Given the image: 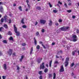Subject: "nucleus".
<instances>
[{
	"label": "nucleus",
	"instance_id": "1",
	"mask_svg": "<svg viewBox=\"0 0 79 79\" xmlns=\"http://www.w3.org/2000/svg\"><path fill=\"white\" fill-rule=\"evenodd\" d=\"M14 31L15 32V33H16V36H20V32L19 31H17V28L16 27V26H15V25H14Z\"/></svg>",
	"mask_w": 79,
	"mask_h": 79
},
{
	"label": "nucleus",
	"instance_id": "2",
	"mask_svg": "<svg viewBox=\"0 0 79 79\" xmlns=\"http://www.w3.org/2000/svg\"><path fill=\"white\" fill-rule=\"evenodd\" d=\"M64 72V66H63V65H61V66L60 67L59 72L60 73H63Z\"/></svg>",
	"mask_w": 79,
	"mask_h": 79
},
{
	"label": "nucleus",
	"instance_id": "3",
	"mask_svg": "<svg viewBox=\"0 0 79 79\" xmlns=\"http://www.w3.org/2000/svg\"><path fill=\"white\" fill-rule=\"evenodd\" d=\"M13 49H9V51H7V53L8 54L9 56H11L12 55L13 52Z\"/></svg>",
	"mask_w": 79,
	"mask_h": 79
},
{
	"label": "nucleus",
	"instance_id": "4",
	"mask_svg": "<svg viewBox=\"0 0 79 79\" xmlns=\"http://www.w3.org/2000/svg\"><path fill=\"white\" fill-rule=\"evenodd\" d=\"M43 60V58H42L39 57L36 59V61H37L38 64H40V63L42 60Z\"/></svg>",
	"mask_w": 79,
	"mask_h": 79
},
{
	"label": "nucleus",
	"instance_id": "5",
	"mask_svg": "<svg viewBox=\"0 0 79 79\" xmlns=\"http://www.w3.org/2000/svg\"><path fill=\"white\" fill-rule=\"evenodd\" d=\"M44 63L43 62L41 64V65H40V69H44V68H45L44 67Z\"/></svg>",
	"mask_w": 79,
	"mask_h": 79
},
{
	"label": "nucleus",
	"instance_id": "6",
	"mask_svg": "<svg viewBox=\"0 0 79 79\" xmlns=\"http://www.w3.org/2000/svg\"><path fill=\"white\" fill-rule=\"evenodd\" d=\"M40 23L43 24H45L46 23V21L43 19H40Z\"/></svg>",
	"mask_w": 79,
	"mask_h": 79
},
{
	"label": "nucleus",
	"instance_id": "7",
	"mask_svg": "<svg viewBox=\"0 0 79 79\" xmlns=\"http://www.w3.org/2000/svg\"><path fill=\"white\" fill-rule=\"evenodd\" d=\"M60 30L62 31H66L65 29H64V26L63 27H61L60 28Z\"/></svg>",
	"mask_w": 79,
	"mask_h": 79
},
{
	"label": "nucleus",
	"instance_id": "8",
	"mask_svg": "<svg viewBox=\"0 0 79 79\" xmlns=\"http://www.w3.org/2000/svg\"><path fill=\"white\" fill-rule=\"evenodd\" d=\"M0 11L1 13H3V9L2 6H1L0 7Z\"/></svg>",
	"mask_w": 79,
	"mask_h": 79
},
{
	"label": "nucleus",
	"instance_id": "9",
	"mask_svg": "<svg viewBox=\"0 0 79 79\" xmlns=\"http://www.w3.org/2000/svg\"><path fill=\"white\" fill-rule=\"evenodd\" d=\"M33 51V47H32V48H31V51L30 52V55H31V54L32 53V52Z\"/></svg>",
	"mask_w": 79,
	"mask_h": 79
},
{
	"label": "nucleus",
	"instance_id": "10",
	"mask_svg": "<svg viewBox=\"0 0 79 79\" xmlns=\"http://www.w3.org/2000/svg\"><path fill=\"white\" fill-rule=\"evenodd\" d=\"M49 26H52V21L51 20H49Z\"/></svg>",
	"mask_w": 79,
	"mask_h": 79
},
{
	"label": "nucleus",
	"instance_id": "11",
	"mask_svg": "<svg viewBox=\"0 0 79 79\" xmlns=\"http://www.w3.org/2000/svg\"><path fill=\"white\" fill-rule=\"evenodd\" d=\"M52 77V73H49L48 74V77H49V78H50Z\"/></svg>",
	"mask_w": 79,
	"mask_h": 79
},
{
	"label": "nucleus",
	"instance_id": "12",
	"mask_svg": "<svg viewBox=\"0 0 79 79\" xmlns=\"http://www.w3.org/2000/svg\"><path fill=\"white\" fill-rule=\"evenodd\" d=\"M3 27L5 29H8V26L6 24H4V25H3Z\"/></svg>",
	"mask_w": 79,
	"mask_h": 79
},
{
	"label": "nucleus",
	"instance_id": "13",
	"mask_svg": "<svg viewBox=\"0 0 79 79\" xmlns=\"http://www.w3.org/2000/svg\"><path fill=\"white\" fill-rule=\"evenodd\" d=\"M3 67L4 70H6V69H7V65L6 64H4Z\"/></svg>",
	"mask_w": 79,
	"mask_h": 79
},
{
	"label": "nucleus",
	"instance_id": "14",
	"mask_svg": "<svg viewBox=\"0 0 79 79\" xmlns=\"http://www.w3.org/2000/svg\"><path fill=\"white\" fill-rule=\"evenodd\" d=\"M34 43L35 44V45H37V40H36V38H35V37H34Z\"/></svg>",
	"mask_w": 79,
	"mask_h": 79
},
{
	"label": "nucleus",
	"instance_id": "15",
	"mask_svg": "<svg viewBox=\"0 0 79 79\" xmlns=\"http://www.w3.org/2000/svg\"><path fill=\"white\" fill-rule=\"evenodd\" d=\"M7 35H12V33L10 31H9L8 32Z\"/></svg>",
	"mask_w": 79,
	"mask_h": 79
},
{
	"label": "nucleus",
	"instance_id": "16",
	"mask_svg": "<svg viewBox=\"0 0 79 79\" xmlns=\"http://www.w3.org/2000/svg\"><path fill=\"white\" fill-rule=\"evenodd\" d=\"M69 64V62H65V66L66 67Z\"/></svg>",
	"mask_w": 79,
	"mask_h": 79
},
{
	"label": "nucleus",
	"instance_id": "17",
	"mask_svg": "<svg viewBox=\"0 0 79 79\" xmlns=\"http://www.w3.org/2000/svg\"><path fill=\"white\" fill-rule=\"evenodd\" d=\"M24 58V56H22L21 57V58L20 59V62H22V60Z\"/></svg>",
	"mask_w": 79,
	"mask_h": 79
},
{
	"label": "nucleus",
	"instance_id": "18",
	"mask_svg": "<svg viewBox=\"0 0 79 79\" xmlns=\"http://www.w3.org/2000/svg\"><path fill=\"white\" fill-rule=\"evenodd\" d=\"M2 42L3 43H4V44H7V41L6 40H3V41H2Z\"/></svg>",
	"mask_w": 79,
	"mask_h": 79
},
{
	"label": "nucleus",
	"instance_id": "19",
	"mask_svg": "<svg viewBox=\"0 0 79 79\" xmlns=\"http://www.w3.org/2000/svg\"><path fill=\"white\" fill-rule=\"evenodd\" d=\"M9 40H12V41H13V37H12V36L10 37V38H9Z\"/></svg>",
	"mask_w": 79,
	"mask_h": 79
},
{
	"label": "nucleus",
	"instance_id": "20",
	"mask_svg": "<svg viewBox=\"0 0 79 79\" xmlns=\"http://www.w3.org/2000/svg\"><path fill=\"white\" fill-rule=\"evenodd\" d=\"M56 78V73H53V79H55Z\"/></svg>",
	"mask_w": 79,
	"mask_h": 79
},
{
	"label": "nucleus",
	"instance_id": "21",
	"mask_svg": "<svg viewBox=\"0 0 79 79\" xmlns=\"http://www.w3.org/2000/svg\"><path fill=\"white\" fill-rule=\"evenodd\" d=\"M36 9L38 10H41V8L39 6H37V7H36Z\"/></svg>",
	"mask_w": 79,
	"mask_h": 79
},
{
	"label": "nucleus",
	"instance_id": "22",
	"mask_svg": "<svg viewBox=\"0 0 79 79\" xmlns=\"http://www.w3.org/2000/svg\"><path fill=\"white\" fill-rule=\"evenodd\" d=\"M69 27H64V28L65 31L66 30H68V29H69Z\"/></svg>",
	"mask_w": 79,
	"mask_h": 79
},
{
	"label": "nucleus",
	"instance_id": "23",
	"mask_svg": "<svg viewBox=\"0 0 79 79\" xmlns=\"http://www.w3.org/2000/svg\"><path fill=\"white\" fill-rule=\"evenodd\" d=\"M52 60L49 61V67H51V64H52Z\"/></svg>",
	"mask_w": 79,
	"mask_h": 79
},
{
	"label": "nucleus",
	"instance_id": "24",
	"mask_svg": "<svg viewBox=\"0 0 79 79\" xmlns=\"http://www.w3.org/2000/svg\"><path fill=\"white\" fill-rule=\"evenodd\" d=\"M36 49L38 50H39L40 48V46L38 45L36 47Z\"/></svg>",
	"mask_w": 79,
	"mask_h": 79
},
{
	"label": "nucleus",
	"instance_id": "25",
	"mask_svg": "<svg viewBox=\"0 0 79 79\" xmlns=\"http://www.w3.org/2000/svg\"><path fill=\"white\" fill-rule=\"evenodd\" d=\"M21 45L22 46L24 47L26 45V43H22Z\"/></svg>",
	"mask_w": 79,
	"mask_h": 79
},
{
	"label": "nucleus",
	"instance_id": "26",
	"mask_svg": "<svg viewBox=\"0 0 79 79\" xmlns=\"http://www.w3.org/2000/svg\"><path fill=\"white\" fill-rule=\"evenodd\" d=\"M69 57L66 58L65 62H69Z\"/></svg>",
	"mask_w": 79,
	"mask_h": 79
},
{
	"label": "nucleus",
	"instance_id": "27",
	"mask_svg": "<svg viewBox=\"0 0 79 79\" xmlns=\"http://www.w3.org/2000/svg\"><path fill=\"white\" fill-rule=\"evenodd\" d=\"M77 38V35H74L73 36V39H76Z\"/></svg>",
	"mask_w": 79,
	"mask_h": 79
},
{
	"label": "nucleus",
	"instance_id": "28",
	"mask_svg": "<svg viewBox=\"0 0 79 79\" xmlns=\"http://www.w3.org/2000/svg\"><path fill=\"white\" fill-rule=\"evenodd\" d=\"M19 9L20 10V11H22L23 10L22 9V7L21 6L19 7Z\"/></svg>",
	"mask_w": 79,
	"mask_h": 79
},
{
	"label": "nucleus",
	"instance_id": "29",
	"mask_svg": "<svg viewBox=\"0 0 79 79\" xmlns=\"http://www.w3.org/2000/svg\"><path fill=\"white\" fill-rule=\"evenodd\" d=\"M44 72L45 73H47L48 71V69L47 68H46L44 70Z\"/></svg>",
	"mask_w": 79,
	"mask_h": 79
},
{
	"label": "nucleus",
	"instance_id": "30",
	"mask_svg": "<svg viewBox=\"0 0 79 79\" xmlns=\"http://www.w3.org/2000/svg\"><path fill=\"white\" fill-rule=\"evenodd\" d=\"M74 65V63H73L71 64V65H70V66L71 67H73Z\"/></svg>",
	"mask_w": 79,
	"mask_h": 79
},
{
	"label": "nucleus",
	"instance_id": "31",
	"mask_svg": "<svg viewBox=\"0 0 79 79\" xmlns=\"http://www.w3.org/2000/svg\"><path fill=\"white\" fill-rule=\"evenodd\" d=\"M7 16L6 15H5V16H4V20H7Z\"/></svg>",
	"mask_w": 79,
	"mask_h": 79
},
{
	"label": "nucleus",
	"instance_id": "32",
	"mask_svg": "<svg viewBox=\"0 0 79 79\" xmlns=\"http://www.w3.org/2000/svg\"><path fill=\"white\" fill-rule=\"evenodd\" d=\"M55 64H59V63H58V60H56L55 61V62L54 63Z\"/></svg>",
	"mask_w": 79,
	"mask_h": 79
},
{
	"label": "nucleus",
	"instance_id": "33",
	"mask_svg": "<svg viewBox=\"0 0 79 79\" xmlns=\"http://www.w3.org/2000/svg\"><path fill=\"white\" fill-rule=\"evenodd\" d=\"M77 40L76 38H73V42H76Z\"/></svg>",
	"mask_w": 79,
	"mask_h": 79
},
{
	"label": "nucleus",
	"instance_id": "34",
	"mask_svg": "<svg viewBox=\"0 0 79 79\" xmlns=\"http://www.w3.org/2000/svg\"><path fill=\"white\" fill-rule=\"evenodd\" d=\"M42 71H39V72H38V73L40 75H41L42 74Z\"/></svg>",
	"mask_w": 79,
	"mask_h": 79
},
{
	"label": "nucleus",
	"instance_id": "35",
	"mask_svg": "<svg viewBox=\"0 0 79 79\" xmlns=\"http://www.w3.org/2000/svg\"><path fill=\"white\" fill-rule=\"evenodd\" d=\"M16 55H15V52H13V53H12V56L13 57H14V56H15Z\"/></svg>",
	"mask_w": 79,
	"mask_h": 79
},
{
	"label": "nucleus",
	"instance_id": "36",
	"mask_svg": "<svg viewBox=\"0 0 79 79\" xmlns=\"http://www.w3.org/2000/svg\"><path fill=\"white\" fill-rule=\"evenodd\" d=\"M22 27L24 28H27V26L25 25H23Z\"/></svg>",
	"mask_w": 79,
	"mask_h": 79
},
{
	"label": "nucleus",
	"instance_id": "37",
	"mask_svg": "<svg viewBox=\"0 0 79 79\" xmlns=\"http://www.w3.org/2000/svg\"><path fill=\"white\" fill-rule=\"evenodd\" d=\"M1 23H3L4 22V19L3 18H2L1 19Z\"/></svg>",
	"mask_w": 79,
	"mask_h": 79
},
{
	"label": "nucleus",
	"instance_id": "38",
	"mask_svg": "<svg viewBox=\"0 0 79 79\" xmlns=\"http://www.w3.org/2000/svg\"><path fill=\"white\" fill-rule=\"evenodd\" d=\"M72 54L73 56H74V55H75V52L74 51H73L72 52Z\"/></svg>",
	"mask_w": 79,
	"mask_h": 79
},
{
	"label": "nucleus",
	"instance_id": "39",
	"mask_svg": "<svg viewBox=\"0 0 79 79\" xmlns=\"http://www.w3.org/2000/svg\"><path fill=\"white\" fill-rule=\"evenodd\" d=\"M24 19H23L21 20V23L22 24H24Z\"/></svg>",
	"mask_w": 79,
	"mask_h": 79
},
{
	"label": "nucleus",
	"instance_id": "40",
	"mask_svg": "<svg viewBox=\"0 0 79 79\" xmlns=\"http://www.w3.org/2000/svg\"><path fill=\"white\" fill-rule=\"evenodd\" d=\"M3 29L4 28L3 27H0V32L2 31V29Z\"/></svg>",
	"mask_w": 79,
	"mask_h": 79
},
{
	"label": "nucleus",
	"instance_id": "41",
	"mask_svg": "<svg viewBox=\"0 0 79 79\" xmlns=\"http://www.w3.org/2000/svg\"><path fill=\"white\" fill-rule=\"evenodd\" d=\"M41 45H42V46H43V48H44L45 49H46V48L45 47V46H44V45L43 44H41Z\"/></svg>",
	"mask_w": 79,
	"mask_h": 79
},
{
	"label": "nucleus",
	"instance_id": "42",
	"mask_svg": "<svg viewBox=\"0 0 79 79\" xmlns=\"http://www.w3.org/2000/svg\"><path fill=\"white\" fill-rule=\"evenodd\" d=\"M16 67H17V70H19L20 69L19 67L18 66H17V65L16 66Z\"/></svg>",
	"mask_w": 79,
	"mask_h": 79
},
{
	"label": "nucleus",
	"instance_id": "43",
	"mask_svg": "<svg viewBox=\"0 0 79 79\" xmlns=\"http://www.w3.org/2000/svg\"><path fill=\"white\" fill-rule=\"evenodd\" d=\"M48 4H49V7H50V8H51L52 7V5H51V4H50V2L48 3Z\"/></svg>",
	"mask_w": 79,
	"mask_h": 79
},
{
	"label": "nucleus",
	"instance_id": "44",
	"mask_svg": "<svg viewBox=\"0 0 79 79\" xmlns=\"http://www.w3.org/2000/svg\"><path fill=\"white\" fill-rule=\"evenodd\" d=\"M67 12L68 13H71V12H72V10H67Z\"/></svg>",
	"mask_w": 79,
	"mask_h": 79
},
{
	"label": "nucleus",
	"instance_id": "45",
	"mask_svg": "<svg viewBox=\"0 0 79 79\" xmlns=\"http://www.w3.org/2000/svg\"><path fill=\"white\" fill-rule=\"evenodd\" d=\"M40 79H43V77L42 75H40V77H39Z\"/></svg>",
	"mask_w": 79,
	"mask_h": 79
},
{
	"label": "nucleus",
	"instance_id": "46",
	"mask_svg": "<svg viewBox=\"0 0 79 79\" xmlns=\"http://www.w3.org/2000/svg\"><path fill=\"white\" fill-rule=\"evenodd\" d=\"M35 34L36 35H39V32L37 31L36 33H35Z\"/></svg>",
	"mask_w": 79,
	"mask_h": 79
},
{
	"label": "nucleus",
	"instance_id": "47",
	"mask_svg": "<svg viewBox=\"0 0 79 79\" xmlns=\"http://www.w3.org/2000/svg\"><path fill=\"white\" fill-rule=\"evenodd\" d=\"M58 3L59 4H60V5L62 4V2H60V1H59Z\"/></svg>",
	"mask_w": 79,
	"mask_h": 79
},
{
	"label": "nucleus",
	"instance_id": "48",
	"mask_svg": "<svg viewBox=\"0 0 79 79\" xmlns=\"http://www.w3.org/2000/svg\"><path fill=\"white\" fill-rule=\"evenodd\" d=\"M1 5H3V3L2 2H0V6H1Z\"/></svg>",
	"mask_w": 79,
	"mask_h": 79
},
{
	"label": "nucleus",
	"instance_id": "49",
	"mask_svg": "<svg viewBox=\"0 0 79 79\" xmlns=\"http://www.w3.org/2000/svg\"><path fill=\"white\" fill-rule=\"evenodd\" d=\"M77 34H79V30L78 29H77Z\"/></svg>",
	"mask_w": 79,
	"mask_h": 79
},
{
	"label": "nucleus",
	"instance_id": "50",
	"mask_svg": "<svg viewBox=\"0 0 79 79\" xmlns=\"http://www.w3.org/2000/svg\"><path fill=\"white\" fill-rule=\"evenodd\" d=\"M27 5H28V8H29V9H30V5H29V4H27Z\"/></svg>",
	"mask_w": 79,
	"mask_h": 79
},
{
	"label": "nucleus",
	"instance_id": "51",
	"mask_svg": "<svg viewBox=\"0 0 79 79\" xmlns=\"http://www.w3.org/2000/svg\"><path fill=\"white\" fill-rule=\"evenodd\" d=\"M9 21V23H11V20L10 19L9 20H8Z\"/></svg>",
	"mask_w": 79,
	"mask_h": 79
},
{
	"label": "nucleus",
	"instance_id": "52",
	"mask_svg": "<svg viewBox=\"0 0 79 79\" xmlns=\"http://www.w3.org/2000/svg\"><path fill=\"white\" fill-rule=\"evenodd\" d=\"M41 32L42 33H44V29H42V30H41Z\"/></svg>",
	"mask_w": 79,
	"mask_h": 79
},
{
	"label": "nucleus",
	"instance_id": "53",
	"mask_svg": "<svg viewBox=\"0 0 79 79\" xmlns=\"http://www.w3.org/2000/svg\"><path fill=\"white\" fill-rule=\"evenodd\" d=\"M53 12L55 13H56L57 12V11L56 10H53Z\"/></svg>",
	"mask_w": 79,
	"mask_h": 79
},
{
	"label": "nucleus",
	"instance_id": "54",
	"mask_svg": "<svg viewBox=\"0 0 79 79\" xmlns=\"http://www.w3.org/2000/svg\"><path fill=\"white\" fill-rule=\"evenodd\" d=\"M64 6H65L67 8L68 6H67V4H66V3L64 4Z\"/></svg>",
	"mask_w": 79,
	"mask_h": 79
},
{
	"label": "nucleus",
	"instance_id": "55",
	"mask_svg": "<svg viewBox=\"0 0 79 79\" xmlns=\"http://www.w3.org/2000/svg\"><path fill=\"white\" fill-rule=\"evenodd\" d=\"M2 53L0 51V56H2Z\"/></svg>",
	"mask_w": 79,
	"mask_h": 79
},
{
	"label": "nucleus",
	"instance_id": "56",
	"mask_svg": "<svg viewBox=\"0 0 79 79\" xmlns=\"http://www.w3.org/2000/svg\"><path fill=\"white\" fill-rule=\"evenodd\" d=\"M38 24V22H37V21L35 22V26H36Z\"/></svg>",
	"mask_w": 79,
	"mask_h": 79
},
{
	"label": "nucleus",
	"instance_id": "57",
	"mask_svg": "<svg viewBox=\"0 0 79 79\" xmlns=\"http://www.w3.org/2000/svg\"><path fill=\"white\" fill-rule=\"evenodd\" d=\"M26 3H27V4H28L29 2V1L28 0H27L26 1Z\"/></svg>",
	"mask_w": 79,
	"mask_h": 79
},
{
	"label": "nucleus",
	"instance_id": "58",
	"mask_svg": "<svg viewBox=\"0 0 79 79\" xmlns=\"http://www.w3.org/2000/svg\"><path fill=\"white\" fill-rule=\"evenodd\" d=\"M62 19H60L59 20V22L61 23L62 22Z\"/></svg>",
	"mask_w": 79,
	"mask_h": 79
},
{
	"label": "nucleus",
	"instance_id": "59",
	"mask_svg": "<svg viewBox=\"0 0 79 79\" xmlns=\"http://www.w3.org/2000/svg\"><path fill=\"white\" fill-rule=\"evenodd\" d=\"M39 43H40V44H43V42L42 41H40L39 42Z\"/></svg>",
	"mask_w": 79,
	"mask_h": 79
},
{
	"label": "nucleus",
	"instance_id": "60",
	"mask_svg": "<svg viewBox=\"0 0 79 79\" xmlns=\"http://www.w3.org/2000/svg\"><path fill=\"white\" fill-rule=\"evenodd\" d=\"M76 18V16H75L73 15L72 16V18H73V19H75Z\"/></svg>",
	"mask_w": 79,
	"mask_h": 79
},
{
	"label": "nucleus",
	"instance_id": "61",
	"mask_svg": "<svg viewBox=\"0 0 79 79\" xmlns=\"http://www.w3.org/2000/svg\"><path fill=\"white\" fill-rule=\"evenodd\" d=\"M55 44V43L54 42H53L52 44V45H54Z\"/></svg>",
	"mask_w": 79,
	"mask_h": 79
},
{
	"label": "nucleus",
	"instance_id": "62",
	"mask_svg": "<svg viewBox=\"0 0 79 79\" xmlns=\"http://www.w3.org/2000/svg\"><path fill=\"white\" fill-rule=\"evenodd\" d=\"M56 58H59V57L58 56H57V55H56Z\"/></svg>",
	"mask_w": 79,
	"mask_h": 79
},
{
	"label": "nucleus",
	"instance_id": "63",
	"mask_svg": "<svg viewBox=\"0 0 79 79\" xmlns=\"http://www.w3.org/2000/svg\"><path fill=\"white\" fill-rule=\"evenodd\" d=\"M55 25L57 26H58V25H59V24H58V23H56L55 24Z\"/></svg>",
	"mask_w": 79,
	"mask_h": 79
},
{
	"label": "nucleus",
	"instance_id": "64",
	"mask_svg": "<svg viewBox=\"0 0 79 79\" xmlns=\"http://www.w3.org/2000/svg\"><path fill=\"white\" fill-rule=\"evenodd\" d=\"M3 79H5V77L4 76H2Z\"/></svg>",
	"mask_w": 79,
	"mask_h": 79
}]
</instances>
